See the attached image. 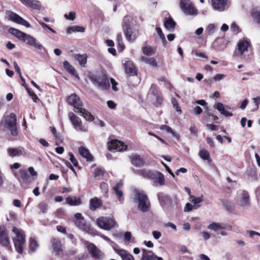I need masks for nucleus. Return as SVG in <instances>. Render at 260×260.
<instances>
[{"label":"nucleus","instance_id":"obj_1","mask_svg":"<svg viewBox=\"0 0 260 260\" xmlns=\"http://www.w3.org/2000/svg\"><path fill=\"white\" fill-rule=\"evenodd\" d=\"M12 232L14 234L12 239L15 249L18 253L22 254L23 252V247L26 242L24 232L22 230L16 227L13 228Z\"/></svg>","mask_w":260,"mask_h":260},{"label":"nucleus","instance_id":"obj_2","mask_svg":"<svg viewBox=\"0 0 260 260\" xmlns=\"http://www.w3.org/2000/svg\"><path fill=\"white\" fill-rule=\"evenodd\" d=\"M135 201L138 203V208L141 211L145 212L148 211L150 203L147 195L143 191L135 190Z\"/></svg>","mask_w":260,"mask_h":260},{"label":"nucleus","instance_id":"obj_3","mask_svg":"<svg viewBox=\"0 0 260 260\" xmlns=\"http://www.w3.org/2000/svg\"><path fill=\"white\" fill-rule=\"evenodd\" d=\"M90 79L93 84L100 89L106 90L110 87L108 78L104 74L99 76L92 75L90 77Z\"/></svg>","mask_w":260,"mask_h":260},{"label":"nucleus","instance_id":"obj_4","mask_svg":"<svg viewBox=\"0 0 260 260\" xmlns=\"http://www.w3.org/2000/svg\"><path fill=\"white\" fill-rule=\"evenodd\" d=\"M130 19V17L128 16H125L123 20V24L122 27L126 39L128 41H133L136 39L137 35L135 32L134 28L128 24Z\"/></svg>","mask_w":260,"mask_h":260},{"label":"nucleus","instance_id":"obj_5","mask_svg":"<svg viewBox=\"0 0 260 260\" xmlns=\"http://www.w3.org/2000/svg\"><path fill=\"white\" fill-rule=\"evenodd\" d=\"M180 7L182 11L187 15L194 16L198 14V10L189 0H180Z\"/></svg>","mask_w":260,"mask_h":260},{"label":"nucleus","instance_id":"obj_6","mask_svg":"<svg viewBox=\"0 0 260 260\" xmlns=\"http://www.w3.org/2000/svg\"><path fill=\"white\" fill-rule=\"evenodd\" d=\"M116 223L114 219L109 217L102 216L96 219L98 226L107 231H109L114 228Z\"/></svg>","mask_w":260,"mask_h":260},{"label":"nucleus","instance_id":"obj_7","mask_svg":"<svg viewBox=\"0 0 260 260\" xmlns=\"http://www.w3.org/2000/svg\"><path fill=\"white\" fill-rule=\"evenodd\" d=\"M238 205L243 209H246L250 206L249 195L247 191L240 190L237 193Z\"/></svg>","mask_w":260,"mask_h":260},{"label":"nucleus","instance_id":"obj_8","mask_svg":"<svg viewBox=\"0 0 260 260\" xmlns=\"http://www.w3.org/2000/svg\"><path fill=\"white\" fill-rule=\"evenodd\" d=\"M6 123L11 131L12 135L16 136L18 135V130L17 128L16 117L14 113H11L6 118Z\"/></svg>","mask_w":260,"mask_h":260},{"label":"nucleus","instance_id":"obj_9","mask_svg":"<svg viewBox=\"0 0 260 260\" xmlns=\"http://www.w3.org/2000/svg\"><path fill=\"white\" fill-rule=\"evenodd\" d=\"M213 9L218 12H223L229 9L231 5L230 0H211Z\"/></svg>","mask_w":260,"mask_h":260},{"label":"nucleus","instance_id":"obj_10","mask_svg":"<svg viewBox=\"0 0 260 260\" xmlns=\"http://www.w3.org/2000/svg\"><path fill=\"white\" fill-rule=\"evenodd\" d=\"M86 247L91 256L97 259H100L104 256V253L102 252L94 244L85 242Z\"/></svg>","mask_w":260,"mask_h":260},{"label":"nucleus","instance_id":"obj_11","mask_svg":"<svg viewBox=\"0 0 260 260\" xmlns=\"http://www.w3.org/2000/svg\"><path fill=\"white\" fill-rule=\"evenodd\" d=\"M6 16L9 20L13 22L24 25L26 27H30V24L28 22L14 12L7 11L6 12Z\"/></svg>","mask_w":260,"mask_h":260},{"label":"nucleus","instance_id":"obj_12","mask_svg":"<svg viewBox=\"0 0 260 260\" xmlns=\"http://www.w3.org/2000/svg\"><path fill=\"white\" fill-rule=\"evenodd\" d=\"M67 101L69 104L74 107L75 112H79V110L82 107L83 104L77 94H71L67 97Z\"/></svg>","mask_w":260,"mask_h":260},{"label":"nucleus","instance_id":"obj_13","mask_svg":"<svg viewBox=\"0 0 260 260\" xmlns=\"http://www.w3.org/2000/svg\"><path fill=\"white\" fill-rule=\"evenodd\" d=\"M69 119L75 129L78 131L85 132L86 129L82 125L81 120L76 116L73 113H69Z\"/></svg>","mask_w":260,"mask_h":260},{"label":"nucleus","instance_id":"obj_14","mask_svg":"<svg viewBox=\"0 0 260 260\" xmlns=\"http://www.w3.org/2000/svg\"><path fill=\"white\" fill-rule=\"evenodd\" d=\"M23 42H26L29 46H32L36 49L40 50H43L45 51H46V49L43 47V46L40 44L36 39L29 35L27 34Z\"/></svg>","mask_w":260,"mask_h":260},{"label":"nucleus","instance_id":"obj_15","mask_svg":"<svg viewBox=\"0 0 260 260\" xmlns=\"http://www.w3.org/2000/svg\"><path fill=\"white\" fill-rule=\"evenodd\" d=\"M108 146L109 150L117 151L125 150L127 148L126 145H124L122 142L117 140H113L108 143Z\"/></svg>","mask_w":260,"mask_h":260},{"label":"nucleus","instance_id":"obj_16","mask_svg":"<svg viewBox=\"0 0 260 260\" xmlns=\"http://www.w3.org/2000/svg\"><path fill=\"white\" fill-rule=\"evenodd\" d=\"M151 179L153 180L155 186H161L165 184L164 176L159 172L154 171Z\"/></svg>","mask_w":260,"mask_h":260},{"label":"nucleus","instance_id":"obj_17","mask_svg":"<svg viewBox=\"0 0 260 260\" xmlns=\"http://www.w3.org/2000/svg\"><path fill=\"white\" fill-rule=\"evenodd\" d=\"M21 3L26 6L34 10H40L42 8L41 3L38 1L35 0H20Z\"/></svg>","mask_w":260,"mask_h":260},{"label":"nucleus","instance_id":"obj_18","mask_svg":"<svg viewBox=\"0 0 260 260\" xmlns=\"http://www.w3.org/2000/svg\"><path fill=\"white\" fill-rule=\"evenodd\" d=\"M125 72L128 76H134L136 74V70L133 63L129 61H126L124 64Z\"/></svg>","mask_w":260,"mask_h":260},{"label":"nucleus","instance_id":"obj_19","mask_svg":"<svg viewBox=\"0 0 260 260\" xmlns=\"http://www.w3.org/2000/svg\"><path fill=\"white\" fill-rule=\"evenodd\" d=\"M115 251L120 256L122 260H135L133 255L126 250L115 248Z\"/></svg>","mask_w":260,"mask_h":260},{"label":"nucleus","instance_id":"obj_20","mask_svg":"<svg viewBox=\"0 0 260 260\" xmlns=\"http://www.w3.org/2000/svg\"><path fill=\"white\" fill-rule=\"evenodd\" d=\"M103 203L101 200L97 197L91 198L89 200V209L91 211H95L102 206Z\"/></svg>","mask_w":260,"mask_h":260},{"label":"nucleus","instance_id":"obj_21","mask_svg":"<svg viewBox=\"0 0 260 260\" xmlns=\"http://www.w3.org/2000/svg\"><path fill=\"white\" fill-rule=\"evenodd\" d=\"M78 151L80 155L85 158L87 161L93 160V156L87 148L83 146H80L78 148Z\"/></svg>","mask_w":260,"mask_h":260},{"label":"nucleus","instance_id":"obj_22","mask_svg":"<svg viewBox=\"0 0 260 260\" xmlns=\"http://www.w3.org/2000/svg\"><path fill=\"white\" fill-rule=\"evenodd\" d=\"M74 223L75 225L81 230L87 233L90 232V227L88 224H86V220L84 218L81 219V220H75Z\"/></svg>","mask_w":260,"mask_h":260},{"label":"nucleus","instance_id":"obj_23","mask_svg":"<svg viewBox=\"0 0 260 260\" xmlns=\"http://www.w3.org/2000/svg\"><path fill=\"white\" fill-rule=\"evenodd\" d=\"M0 243L4 246H8L10 244V240L8 234L2 228H0Z\"/></svg>","mask_w":260,"mask_h":260},{"label":"nucleus","instance_id":"obj_24","mask_svg":"<svg viewBox=\"0 0 260 260\" xmlns=\"http://www.w3.org/2000/svg\"><path fill=\"white\" fill-rule=\"evenodd\" d=\"M141 260H156V255L152 251L142 249Z\"/></svg>","mask_w":260,"mask_h":260},{"label":"nucleus","instance_id":"obj_25","mask_svg":"<svg viewBox=\"0 0 260 260\" xmlns=\"http://www.w3.org/2000/svg\"><path fill=\"white\" fill-rule=\"evenodd\" d=\"M52 248L53 251L57 255H60L62 252V244L61 242L57 239H53L52 240Z\"/></svg>","mask_w":260,"mask_h":260},{"label":"nucleus","instance_id":"obj_26","mask_svg":"<svg viewBox=\"0 0 260 260\" xmlns=\"http://www.w3.org/2000/svg\"><path fill=\"white\" fill-rule=\"evenodd\" d=\"M9 32L22 41L24 40V39L27 35L26 34L13 27L10 28L9 29Z\"/></svg>","mask_w":260,"mask_h":260},{"label":"nucleus","instance_id":"obj_27","mask_svg":"<svg viewBox=\"0 0 260 260\" xmlns=\"http://www.w3.org/2000/svg\"><path fill=\"white\" fill-rule=\"evenodd\" d=\"M7 152L10 157H13L22 155L23 150L21 148L9 147L7 149Z\"/></svg>","mask_w":260,"mask_h":260},{"label":"nucleus","instance_id":"obj_28","mask_svg":"<svg viewBox=\"0 0 260 260\" xmlns=\"http://www.w3.org/2000/svg\"><path fill=\"white\" fill-rule=\"evenodd\" d=\"M20 175L23 181L26 183H30L35 179L29 176L27 174V171L25 169L20 170Z\"/></svg>","mask_w":260,"mask_h":260},{"label":"nucleus","instance_id":"obj_29","mask_svg":"<svg viewBox=\"0 0 260 260\" xmlns=\"http://www.w3.org/2000/svg\"><path fill=\"white\" fill-rule=\"evenodd\" d=\"M164 25L169 31H173L175 29L176 22L172 18L169 17L165 19Z\"/></svg>","mask_w":260,"mask_h":260},{"label":"nucleus","instance_id":"obj_30","mask_svg":"<svg viewBox=\"0 0 260 260\" xmlns=\"http://www.w3.org/2000/svg\"><path fill=\"white\" fill-rule=\"evenodd\" d=\"M63 65L64 69L71 74L74 75L75 77L79 79L78 75L76 73V72L74 67L69 63L67 61H64L63 62Z\"/></svg>","mask_w":260,"mask_h":260},{"label":"nucleus","instance_id":"obj_31","mask_svg":"<svg viewBox=\"0 0 260 260\" xmlns=\"http://www.w3.org/2000/svg\"><path fill=\"white\" fill-rule=\"evenodd\" d=\"M66 203L70 206H78L81 204V201L79 198L69 197L66 199Z\"/></svg>","mask_w":260,"mask_h":260},{"label":"nucleus","instance_id":"obj_32","mask_svg":"<svg viewBox=\"0 0 260 260\" xmlns=\"http://www.w3.org/2000/svg\"><path fill=\"white\" fill-rule=\"evenodd\" d=\"M154 173V171H151L147 169H140L138 170L136 172V173L141 175L144 178L151 179L152 176Z\"/></svg>","mask_w":260,"mask_h":260},{"label":"nucleus","instance_id":"obj_33","mask_svg":"<svg viewBox=\"0 0 260 260\" xmlns=\"http://www.w3.org/2000/svg\"><path fill=\"white\" fill-rule=\"evenodd\" d=\"M142 50L143 54L147 56H151L156 52L155 48L149 45H145Z\"/></svg>","mask_w":260,"mask_h":260},{"label":"nucleus","instance_id":"obj_34","mask_svg":"<svg viewBox=\"0 0 260 260\" xmlns=\"http://www.w3.org/2000/svg\"><path fill=\"white\" fill-rule=\"evenodd\" d=\"M131 161L133 165L137 167H142L144 164V161L139 155H135L132 156Z\"/></svg>","mask_w":260,"mask_h":260},{"label":"nucleus","instance_id":"obj_35","mask_svg":"<svg viewBox=\"0 0 260 260\" xmlns=\"http://www.w3.org/2000/svg\"><path fill=\"white\" fill-rule=\"evenodd\" d=\"M249 43L247 41H242L238 43V50L242 55L244 52L248 50Z\"/></svg>","mask_w":260,"mask_h":260},{"label":"nucleus","instance_id":"obj_36","mask_svg":"<svg viewBox=\"0 0 260 260\" xmlns=\"http://www.w3.org/2000/svg\"><path fill=\"white\" fill-rule=\"evenodd\" d=\"M75 59L78 61L80 66L85 67L87 62V55L83 54H76L74 55Z\"/></svg>","mask_w":260,"mask_h":260},{"label":"nucleus","instance_id":"obj_37","mask_svg":"<svg viewBox=\"0 0 260 260\" xmlns=\"http://www.w3.org/2000/svg\"><path fill=\"white\" fill-rule=\"evenodd\" d=\"M78 113H80L81 115L86 120L92 121L94 119V117L90 114V113L87 111L85 109H83L82 107L79 110Z\"/></svg>","mask_w":260,"mask_h":260},{"label":"nucleus","instance_id":"obj_38","mask_svg":"<svg viewBox=\"0 0 260 260\" xmlns=\"http://www.w3.org/2000/svg\"><path fill=\"white\" fill-rule=\"evenodd\" d=\"M85 28L82 26L74 25L68 27L67 29V32L68 34H71L73 32H84L85 31Z\"/></svg>","mask_w":260,"mask_h":260},{"label":"nucleus","instance_id":"obj_39","mask_svg":"<svg viewBox=\"0 0 260 260\" xmlns=\"http://www.w3.org/2000/svg\"><path fill=\"white\" fill-rule=\"evenodd\" d=\"M203 201V196L198 198L195 197L193 196H190L189 197V201L193 204V206L196 209L200 207V205L199 204L202 202Z\"/></svg>","mask_w":260,"mask_h":260},{"label":"nucleus","instance_id":"obj_40","mask_svg":"<svg viewBox=\"0 0 260 260\" xmlns=\"http://www.w3.org/2000/svg\"><path fill=\"white\" fill-rule=\"evenodd\" d=\"M225 228L224 224L217 222H212L208 226V229L213 231L223 230Z\"/></svg>","mask_w":260,"mask_h":260},{"label":"nucleus","instance_id":"obj_41","mask_svg":"<svg viewBox=\"0 0 260 260\" xmlns=\"http://www.w3.org/2000/svg\"><path fill=\"white\" fill-rule=\"evenodd\" d=\"M141 59L145 63L153 67H156L157 65L156 60L154 58H147L145 57H142Z\"/></svg>","mask_w":260,"mask_h":260},{"label":"nucleus","instance_id":"obj_42","mask_svg":"<svg viewBox=\"0 0 260 260\" xmlns=\"http://www.w3.org/2000/svg\"><path fill=\"white\" fill-rule=\"evenodd\" d=\"M38 247L39 244L37 241L35 239L30 238L29 239L30 251L32 252H34L36 251Z\"/></svg>","mask_w":260,"mask_h":260},{"label":"nucleus","instance_id":"obj_43","mask_svg":"<svg viewBox=\"0 0 260 260\" xmlns=\"http://www.w3.org/2000/svg\"><path fill=\"white\" fill-rule=\"evenodd\" d=\"M122 186V183L121 182H118L115 186L113 187V189L115 191V193L117 195V196L119 197V199L120 200L121 198L123 196V192L122 190H121V188Z\"/></svg>","mask_w":260,"mask_h":260},{"label":"nucleus","instance_id":"obj_44","mask_svg":"<svg viewBox=\"0 0 260 260\" xmlns=\"http://www.w3.org/2000/svg\"><path fill=\"white\" fill-rule=\"evenodd\" d=\"M199 156L204 160L210 161L209 152L206 149L201 150L199 152Z\"/></svg>","mask_w":260,"mask_h":260},{"label":"nucleus","instance_id":"obj_45","mask_svg":"<svg viewBox=\"0 0 260 260\" xmlns=\"http://www.w3.org/2000/svg\"><path fill=\"white\" fill-rule=\"evenodd\" d=\"M156 31L157 32V34L159 36L160 39L162 41L163 45L164 46H166L167 42V40L166 39V37H165V35H164V34H163V32L162 31V30H161V28L159 27H157L156 28Z\"/></svg>","mask_w":260,"mask_h":260},{"label":"nucleus","instance_id":"obj_46","mask_svg":"<svg viewBox=\"0 0 260 260\" xmlns=\"http://www.w3.org/2000/svg\"><path fill=\"white\" fill-rule=\"evenodd\" d=\"M17 218L16 213L12 210L9 212L8 215H7V220L8 221H14Z\"/></svg>","mask_w":260,"mask_h":260},{"label":"nucleus","instance_id":"obj_47","mask_svg":"<svg viewBox=\"0 0 260 260\" xmlns=\"http://www.w3.org/2000/svg\"><path fill=\"white\" fill-rule=\"evenodd\" d=\"M251 15L254 21L260 24V11L253 10L252 12Z\"/></svg>","mask_w":260,"mask_h":260},{"label":"nucleus","instance_id":"obj_48","mask_svg":"<svg viewBox=\"0 0 260 260\" xmlns=\"http://www.w3.org/2000/svg\"><path fill=\"white\" fill-rule=\"evenodd\" d=\"M215 25L213 24H210L208 25V26L207 27L206 29V32L208 35H212V34L214 33V31H215Z\"/></svg>","mask_w":260,"mask_h":260},{"label":"nucleus","instance_id":"obj_49","mask_svg":"<svg viewBox=\"0 0 260 260\" xmlns=\"http://www.w3.org/2000/svg\"><path fill=\"white\" fill-rule=\"evenodd\" d=\"M171 102L173 105V108L179 113H181V110L179 106V104L176 100V99L174 98H172Z\"/></svg>","mask_w":260,"mask_h":260},{"label":"nucleus","instance_id":"obj_50","mask_svg":"<svg viewBox=\"0 0 260 260\" xmlns=\"http://www.w3.org/2000/svg\"><path fill=\"white\" fill-rule=\"evenodd\" d=\"M161 129L166 130L167 132L171 133L174 137H178V135L176 134L173 129L169 126L164 125L161 127Z\"/></svg>","mask_w":260,"mask_h":260},{"label":"nucleus","instance_id":"obj_51","mask_svg":"<svg viewBox=\"0 0 260 260\" xmlns=\"http://www.w3.org/2000/svg\"><path fill=\"white\" fill-rule=\"evenodd\" d=\"M214 107L222 115L225 111L223 104L221 103H218Z\"/></svg>","mask_w":260,"mask_h":260},{"label":"nucleus","instance_id":"obj_52","mask_svg":"<svg viewBox=\"0 0 260 260\" xmlns=\"http://www.w3.org/2000/svg\"><path fill=\"white\" fill-rule=\"evenodd\" d=\"M38 208L42 213H45L48 209V206L47 204L44 203H40L38 205Z\"/></svg>","mask_w":260,"mask_h":260},{"label":"nucleus","instance_id":"obj_53","mask_svg":"<svg viewBox=\"0 0 260 260\" xmlns=\"http://www.w3.org/2000/svg\"><path fill=\"white\" fill-rule=\"evenodd\" d=\"M117 41L118 42V45L121 48V49L123 50L124 46L122 43V37L121 33L117 34Z\"/></svg>","mask_w":260,"mask_h":260},{"label":"nucleus","instance_id":"obj_54","mask_svg":"<svg viewBox=\"0 0 260 260\" xmlns=\"http://www.w3.org/2000/svg\"><path fill=\"white\" fill-rule=\"evenodd\" d=\"M64 17L66 19H69L70 20H74L75 19L76 13L74 12H71L68 15L65 14Z\"/></svg>","mask_w":260,"mask_h":260},{"label":"nucleus","instance_id":"obj_55","mask_svg":"<svg viewBox=\"0 0 260 260\" xmlns=\"http://www.w3.org/2000/svg\"><path fill=\"white\" fill-rule=\"evenodd\" d=\"M69 155L70 161L73 164L74 166L77 167L78 165V162L77 159L74 157L73 154L72 153H70Z\"/></svg>","mask_w":260,"mask_h":260},{"label":"nucleus","instance_id":"obj_56","mask_svg":"<svg viewBox=\"0 0 260 260\" xmlns=\"http://www.w3.org/2000/svg\"><path fill=\"white\" fill-rule=\"evenodd\" d=\"M224 207H225L226 209L230 212H232L234 209V206L232 203L231 202H226L224 204Z\"/></svg>","mask_w":260,"mask_h":260},{"label":"nucleus","instance_id":"obj_57","mask_svg":"<svg viewBox=\"0 0 260 260\" xmlns=\"http://www.w3.org/2000/svg\"><path fill=\"white\" fill-rule=\"evenodd\" d=\"M39 23L44 28H47L52 31L53 33H55L56 31L53 29L52 28H51L49 26H48L47 24H45V23L38 21Z\"/></svg>","mask_w":260,"mask_h":260},{"label":"nucleus","instance_id":"obj_58","mask_svg":"<svg viewBox=\"0 0 260 260\" xmlns=\"http://www.w3.org/2000/svg\"><path fill=\"white\" fill-rule=\"evenodd\" d=\"M28 171L31 176V177L33 178L35 176H37L38 175L37 172L35 170L34 168L32 167H30L28 169Z\"/></svg>","mask_w":260,"mask_h":260},{"label":"nucleus","instance_id":"obj_59","mask_svg":"<svg viewBox=\"0 0 260 260\" xmlns=\"http://www.w3.org/2000/svg\"><path fill=\"white\" fill-rule=\"evenodd\" d=\"M200 235L202 236L204 240H207L209 239L210 238V234L207 232H205V231L202 232L200 233Z\"/></svg>","mask_w":260,"mask_h":260},{"label":"nucleus","instance_id":"obj_60","mask_svg":"<svg viewBox=\"0 0 260 260\" xmlns=\"http://www.w3.org/2000/svg\"><path fill=\"white\" fill-rule=\"evenodd\" d=\"M225 77V75L222 74H217L213 78L215 81H220Z\"/></svg>","mask_w":260,"mask_h":260},{"label":"nucleus","instance_id":"obj_61","mask_svg":"<svg viewBox=\"0 0 260 260\" xmlns=\"http://www.w3.org/2000/svg\"><path fill=\"white\" fill-rule=\"evenodd\" d=\"M193 207H194L193 205H192L190 203H187L186 204L184 208V211L185 212H189L192 209Z\"/></svg>","mask_w":260,"mask_h":260},{"label":"nucleus","instance_id":"obj_62","mask_svg":"<svg viewBox=\"0 0 260 260\" xmlns=\"http://www.w3.org/2000/svg\"><path fill=\"white\" fill-rule=\"evenodd\" d=\"M253 104L255 105V109L256 110L258 108L260 102V97L254 98L252 99Z\"/></svg>","mask_w":260,"mask_h":260},{"label":"nucleus","instance_id":"obj_63","mask_svg":"<svg viewBox=\"0 0 260 260\" xmlns=\"http://www.w3.org/2000/svg\"><path fill=\"white\" fill-rule=\"evenodd\" d=\"M154 97L155 99L157 104L160 105L162 103V98L161 96H159L157 93L154 94Z\"/></svg>","mask_w":260,"mask_h":260},{"label":"nucleus","instance_id":"obj_64","mask_svg":"<svg viewBox=\"0 0 260 260\" xmlns=\"http://www.w3.org/2000/svg\"><path fill=\"white\" fill-rule=\"evenodd\" d=\"M152 235L155 239H158L161 236L160 232L154 231L152 232Z\"/></svg>","mask_w":260,"mask_h":260}]
</instances>
